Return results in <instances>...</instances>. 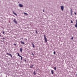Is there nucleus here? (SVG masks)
<instances>
[{
    "instance_id": "obj_1",
    "label": "nucleus",
    "mask_w": 77,
    "mask_h": 77,
    "mask_svg": "<svg viewBox=\"0 0 77 77\" xmlns=\"http://www.w3.org/2000/svg\"><path fill=\"white\" fill-rule=\"evenodd\" d=\"M44 37L45 43H46L47 42V38H46V36H45V35H44Z\"/></svg>"
},
{
    "instance_id": "obj_2",
    "label": "nucleus",
    "mask_w": 77,
    "mask_h": 77,
    "mask_svg": "<svg viewBox=\"0 0 77 77\" xmlns=\"http://www.w3.org/2000/svg\"><path fill=\"white\" fill-rule=\"evenodd\" d=\"M61 9L62 11H63V9H64V7L63 6H60Z\"/></svg>"
},
{
    "instance_id": "obj_3",
    "label": "nucleus",
    "mask_w": 77,
    "mask_h": 77,
    "mask_svg": "<svg viewBox=\"0 0 77 77\" xmlns=\"http://www.w3.org/2000/svg\"><path fill=\"white\" fill-rule=\"evenodd\" d=\"M19 7H20V8H23V5L21 4H19Z\"/></svg>"
},
{
    "instance_id": "obj_4",
    "label": "nucleus",
    "mask_w": 77,
    "mask_h": 77,
    "mask_svg": "<svg viewBox=\"0 0 77 77\" xmlns=\"http://www.w3.org/2000/svg\"><path fill=\"white\" fill-rule=\"evenodd\" d=\"M13 21L14 22V23H16V24H17V20H16V19H14Z\"/></svg>"
},
{
    "instance_id": "obj_5",
    "label": "nucleus",
    "mask_w": 77,
    "mask_h": 77,
    "mask_svg": "<svg viewBox=\"0 0 77 77\" xmlns=\"http://www.w3.org/2000/svg\"><path fill=\"white\" fill-rule=\"evenodd\" d=\"M71 10H70V13L71 14V15L72 16V9L71 8Z\"/></svg>"
},
{
    "instance_id": "obj_6",
    "label": "nucleus",
    "mask_w": 77,
    "mask_h": 77,
    "mask_svg": "<svg viewBox=\"0 0 77 77\" xmlns=\"http://www.w3.org/2000/svg\"><path fill=\"white\" fill-rule=\"evenodd\" d=\"M7 54H8V55H9V56H11V57H12V54H9V53H7Z\"/></svg>"
},
{
    "instance_id": "obj_7",
    "label": "nucleus",
    "mask_w": 77,
    "mask_h": 77,
    "mask_svg": "<svg viewBox=\"0 0 77 77\" xmlns=\"http://www.w3.org/2000/svg\"><path fill=\"white\" fill-rule=\"evenodd\" d=\"M13 14H14V15H16V16H17V14L16 13H15V12L13 11Z\"/></svg>"
},
{
    "instance_id": "obj_8",
    "label": "nucleus",
    "mask_w": 77,
    "mask_h": 77,
    "mask_svg": "<svg viewBox=\"0 0 77 77\" xmlns=\"http://www.w3.org/2000/svg\"><path fill=\"white\" fill-rule=\"evenodd\" d=\"M22 44H25V43H24V42H23L22 41L20 42Z\"/></svg>"
},
{
    "instance_id": "obj_9",
    "label": "nucleus",
    "mask_w": 77,
    "mask_h": 77,
    "mask_svg": "<svg viewBox=\"0 0 77 77\" xmlns=\"http://www.w3.org/2000/svg\"><path fill=\"white\" fill-rule=\"evenodd\" d=\"M51 72L52 74H54V70H51Z\"/></svg>"
},
{
    "instance_id": "obj_10",
    "label": "nucleus",
    "mask_w": 77,
    "mask_h": 77,
    "mask_svg": "<svg viewBox=\"0 0 77 77\" xmlns=\"http://www.w3.org/2000/svg\"><path fill=\"white\" fill-rule=\"evenodd\" d=\"M20 52H22L23 51V48H20Z\"/></svg>"
},
{
    "instance_id": "obj_11",
    "label": "nucleus",
    "mask_w": 77,
    "mask_h": 77,
    "mask_svg": "<svg viewBox=\"0 0 77 77\" xmlns=\"http://www.w3.org/2000/svg\"><path fill=\"white\" fill-rule=\"evenodd\" d=\"M17 54H18V56H19V57H20L21 56H20V54H19V53H17Z\"/></svg>"
},
{
    "instance_id": "obj_12",
    "label": "nucleus",
    "mask_w": 77,
    "mask_h": 77,
    "mask_svg": "<svg viewBox=\"0 0 77 77\" xmlns=\"http://www.w3.org/2000/svg\"><path fill=\"white\" fill-rule=\"evenodd\" d=\"M23 14H25V15H28V14H27V13H26L25 12H24L23 13Z\"/></svg>"
},
{
    "instance_id": "obj_13",
    "label": "nucleus",
    "mask_w": 77,
    "mask_h": 77,
    "mask_svg": "<svg viewBox=\"0 0 77 77\" xmlns=\"http://www.w3.org/2000/svg\"><path fill=\"white\" fill-rule=\"evenodd\" d=\"M32 45L33 48H35V45H34V44H33V43H32Z\"/></svg>"
},
{
    "instance_id": "obj_14",
    "label": "nucleus",
    "mask_w": 77,
    "mask_h": 77,
    "mask_svg": "<svg viewBox=\"0 0 77 77\" xmlns=\"http://www.w3.org/2000/svg\"><path fill=\"white\" fill-rule=\"evenodd\" d=\"M33 73L34 75H36V72H35V71H34V72H33Z\"/></svg>"
},
{
    "instance_id": "obj_15",
    "label": "nucleus",
    "mask_w": 77,
    "mask_h": 77,
    "mask_svg": "<svg viewBox=\"0 0 77 77\" xmlns=\"http://www.w3.org/2000/svg\"><path fill=\"white\" fill-rule=\"evenodd\" d=\"M75 27H76V28L77 27V24H75Z\"/></svg>"
},
{
    "instance_id": "obj_16",
    "label": "nucleus",
    "mask_w": 77,
    "mask_h": 77,
    "mask_svg": "<svg viewBox=\"0 0 77 77\" xmlns=\"http://www.w3.org/2000/svg\"><path fill=\"white\" fill-rule=\"evenodd\" d=\"M54 70H55V71H56V67H54Z\"/></svg>"
},
{
    "instance_id": "obj_17",
    "label": "nucleus",
    "mask_w": 77,
    "mask_h": 77,
    "mask_svg": "<svg viewBox=\"0 0 77 77\" xmlns=\"http://www.w3.org/2000/svg\"><path fill=\"white\" fill-rule=\"evenodd\" d=\"M73 39H74V37H72V38H71V39H72V40Z\"/></svg>"
},
{
    "instance_id": "obj_18",
    "label": "nucleus",
    "mask_w": 77,
    "mask_h": 77,
    "mask_svg": "<svg viewBox=\"0 0 77 77\" xmlns=\"http://www.w3.org/2000/svg\"><path fill=\"white\" fill-rule=\"evenodd\" d=\"M20 57H21V60H23V57H22V56H21Z\"/></svg>"
},
{
    "instance_id": "obj_19",
    "label": "nucleus",
    "mask_w": 77,
    "mask_h": 77,
    "mask_svg": "<svg viewBox=\"0 0 77 77\" xmlns=\"http://www.w3.org/2000/svg\"><path fill=\"white\" fill-rule=\"evenodd\" d=\"M54 54H56V51H54Z\"/></svg>"
},
{
    "instance_id": "obj_20",
    "label": "nucleus",
    "mask_w": 77,
    "mask_h": 77,
    "mask_svg": "<svg viewBox=\"0 0 77 77\" xmlns=\"http://www.w3.org/2000/svg\"><path fill=\"white\" fill-rule=\"evenodd\" d=\"M71 23H73V22L72 21V20H71Z\"/></svg>"
},
{
    "instance_id": "obj_21",
    "label": "nucleus",
    "mask_w": 77,
    "mask_h": 77,
    "mask_svg": "<svg viewBox=\"0 0 77 77\" xmlns=\"http://www.w3.org/2000/svg\"><path fill=\"white\" fill-rule=\"evenodd\" d=\"M76 24H77V20H76Z\"/></svg>"
},
{
    "instance_id": "obj_22",
    "label": "nucleus",
    "mask_w": 77,
    "mask_h": 77,
    "mask_svg": "<svg viewBox=\"0 0 77 77\" xmlns=\"http://www.w3.org/2000/svg\"><path fill=\"white\" fill-rule=\"evenodd\" d=\"M76 24H77V20H76Z\"/></svg>"
},
{
    "instance_id": "obj_23",
    "label": "nucleus",
    "mask_w": 77,
    "mask_h": 77,
    "mask_svg": "<svg viewBox=\"0 0 77 77\" xmlns=\"http://www.w3.org/2000/svg\"><path fill=\"white\" fill-rule=\"evenodd\" d=\"M13 45H15V46L17 45V44H15V43Z\"/></svg>"
},
{
    "instance_id": "obj_24",
    "label": "nucleus",
    "mask_w": 77,
    "mask_h": 77,
    "mask_svg": "<svg viewBox=\"0 0 77 77\" xmlns=\"http://www.w3.org/2000/svg\"><path fill=\"white\" fill-rule=\"evenodd\" d=\"M30 68H33V67H32V66H30Z\"/></svg>"
},
{
    "instance_id": "obj_25",
    "label": "nucleus",
    "mask_w": 77,
    "mask_h": 77,
    "mask_svg": "<svg viewBox=\"0 0 77 77\" xmlns=\"http://www.w3.org/2000/svg\"><path fill=\"white\" fill-rule=\"evenodd\" d=\"M35 32L36 34L38 33V31H35Z\"/></svg>"
},
{
    "instance_id": "obj_26",
    "label": "nucleus",
    "mask_w": 77,
    "mask_h": 77,
    "mask_svg": "<svg viewBox=\"0 0 77 77\" xmlns=\"http://www.w3.org/2000/svg\"><path fill=\"white\" fill-rule=\"evenodd\" d=\"M2 33L3 34H5V32L4 31H3Z\"/></svg>"
},
{
    "instance_id": "obj_27",
    "label": "nucleus",
    "mask_w": 77,
    "mask_h": 77,
    "mask_svg": "<svg viewBox=\"0 0 77 77\" xmlns=\"http://www.w3.org/2000/svg\"><path fill=\"white\" fill-rule=\"evenodd\" d=\"M8 76H9V75H6V77H7Z\"/></svg>"
},
{
    "instance_id": "obj_28",
    "label": "nucleus",
    "mask_w": 77,
    "mask_h": 77,
    "mask_svg": "<svg viewBox=\"0 0 77 77\" xmlns=\"http://www.w3.org/2000/svg\"><path fill=\"white\" fill-rule=\"evenodd\" d=\"M74 13L75 15H76V13L75 12Z\"/></svg>"
},
{
    "instance_id": "obj_29",
    "label": "nucleus",
    "mask_w": 77,
    "mask_h": 77,
    "mask_svg": "<svg viewBox=\"0 0 77 77\" xmlns=\"http://www.w3.org/2000/svg\"><path fill=\"white\" fill-rule=\"evenodd\" d=\"M31 66H32V67H33V66H34V65H31Z\"/></svg>"
},
{
    "instance_id": "obj_30",
    "label": "nucleus",
    "mask_w": 77,
    "mask_h": 77,
    "mask_svg": "<svg viewBox=\"0 0 77 77\" xmlns=\"http://www.w3.org/2000/svg\"><path fill=\"white\" fill-rule=\"evenodd\" d=\"M32 55H33V56H34V54H33V53H32Z\"/></svg>"
},
{
    "instance_id": "obj_31",
    "label": "nucleus",
    "mask_w": 77,
    "mask_h": 77,
    "mask_svg": "<svg viewBox=\"0 0 77 77\" xmlns=\"http://www.w3.org/2000/svg\"><path fill=\"white\" fill-rule=\"evenodd\" d=\"M3 39H5V38H3Z\"/></svg>"
},
{
    "instance_id": "obj_32",
    "label": "nucleus",
    "mask_w": 77,
    "mask_h": 77,
    "mask_svg": "<svg viewBox=\"0 0 77 77\" xmlns=\"http://www.w3.org/2000/svg\"><path fill=\"white\" fill-rule=\"evenodd\" d=\"M25 60V61H26V60Z\"/></svg>"
},
{
    "instance_id": "obj_33",
    "label": "nucleus",
    "mask_w": 77,
    "mask_h": 77,
    "mask_svg": "<svg viewBox=\"0 0 77 77\" xmlns=\"http://www.w3.org/2000/svg\"><path fill=\"white\" fill-rule=\"evenodd\" d=\"M43 12H44V10H43Z\"/></svg>"
},
{
    "instance_id": "obj_34",
    "label": "nucleus",
    "mask_w": 77,
    "mask_h": 77,
    "mask_svg": "<svg viewBox=\"0 0 77 77\" xmlns=\"http://www.w3.org/2000/svg\"><path fill=\"white\" fill-rule=\"evenodd\" d=\"M26 40H27V38H26Z\"/></svg>"
},
{
    "instance_id": "obj_35",
    "label": "nucleus",
    "mask_w": 77,
    "mask_h": 77,
    "mask_svg": "<svg viewBox=\"0 0 77 77\" xmlns=\"http://www.w3.org/2000/svg\"><path fill=\"white\" fill-rule=\"evenodd\" d=\"M0 36H2V35H0Z\"/></svg>"
},
{
    "instance_id": "obj_36",
    "label": "nucleus",
    "mask_w": 77,
    "mask_h": 77,
    "mask_svg": "<svg viewBox=\"0 0 77 77\" xmlns=\"http://www.w3.org/2000/svg\"><path fill=\"white\" fill-rule=\"evenodd\" d=\"M22 39H23V38H22Z\"/></svg>"
},
{
    "instance_id": "obj_37",
    "label": "nucleus",
    "mask_w": 77,
    "mask_h": 77,
    "mask_svg": "<svg viewBox=\"0 0 77 77\" xmlns=\"http://www.w3.org/2000/svg\"><path fill=\"white\" fill-rule=\"evenodd\" d=\"M76 70L77 71V69H76Z\"/></svg>"
}]
</instances>
